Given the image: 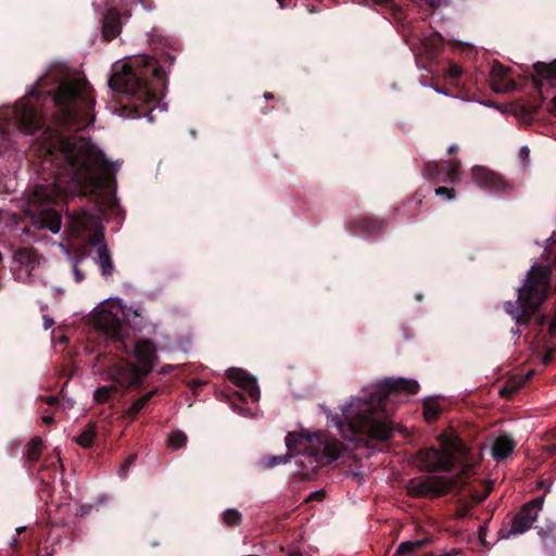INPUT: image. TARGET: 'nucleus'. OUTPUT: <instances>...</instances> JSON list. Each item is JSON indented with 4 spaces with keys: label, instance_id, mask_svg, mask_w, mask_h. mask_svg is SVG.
<instances>
[{
    "label": "nucleus",
    "instance_id": "obj_44",
    "mask_svg": "<svg viewBox=\"0 0 556 556\" xmlns=\"http://www.w3.org/2000/svg\"><path fill=\"white\" fill-rule=\"evenodd\" d=\"M90 509L91 506H80L77 514L80 516H85L89 513Z\"/></svg>",
    "mask_w": 556,
    "mask_h": 556
},
{
    "label": "nucleus",
    "instance_id": "obj_29",
    "mask_svg": "<svg viewBox=\"0 0 556 556\" xmlns=\"http://www.w3.org/2000/svg\"><path fill=\"white\" fill-rule=\"evenodd\" d=\"M421 546H422L421 541L403 542L399 545V547L393 556H412V554L415 553L417 549H419Z\"/></svg>",
    "mask_w": 556,
    "mask_h": 556
},
{
    "label": "nucleus",
    "instance_id": "obj_35",
    "mask_svg": "<svg viewBox=\"0 0 556 556\" xmlns=\"http://www.w3.org/2000/svg\"><path fill=\"white\" fill-rule=\"evenodd\" d=\"M437 195H447V198L451 200L454 198V189L446 188V187H438L435 189Z\"/></svg>",
    "mask_w": 556,
    "mask_h": 556
},
{
    "label": "nucleus",
    "instance_id": "obj_20",
    "mask_svg": "<svg viewBox=\"0 0 556 556\" xmlns=\"http://www.w3.org/2000/svg\"><path fill=\"white\" fill-rule=\"evenodd\" d=\"M159 388H154L153 390L147 392L144 395L137 399L124 412V417L129 419L130 421L135 420L141 409L155 396L159 394Z\"/></svg>",
    "mask_w": 556,
    "mask_h": 556
},
{
    "label": "nucleus",
    "instance_id": "obj_62",
    "mask_svg": "<svg viewBox=\"0 0 556 556\" xmlns=\"http://www.w3.org/2000/svg\"><path fill=\"white\" fill-rule=\"evenodd\" d=\"M422 296L421 295H417V300L418 301H421Z\"/></svg>",
    "mask_w": 556,
    "mask_h": 556
},
{
    "label": "nucleus",
    "instance_id": "obj_45",
    "mask_svg": "<svg viewBox=\"0 0 556 556\" xmlns=\"http://www.w3.org/2000/svg\"><path fill=\"white\" fill-rule=\"evenodd\" d=\"M173 366L172 365H164L161 370H160V374L162 375H167L169 374L172 370H173Z\"/></svg>",
    "mask_w": 556,
    "mask_h": 556
},
{
    "label": "nucleus",
    "instance_id": "obj_30",
    "mask_svg": "<svg viewBox=\"0 0 556 556\" xmlns=\"http://www.w3.org/2000/svg\"><path fill=\"white\" fill-rule=\"evenodd\" d=\"M523 387V383L515 380H509L505 383V386L500 390V395L504 399H511L519 390Z\"/></svg>",
    "mask_w": 556,
    "mask_h": 556
},
{
    "label": "nucleus",
    "instance_id": "obj_25",
    "mask_svg": "<svg viewBox=\"0 0 556 556\" xmlns=\"http://www.w3.org/2000/svg\"><path fill=\"white\" fill-rule=\"evenodd\" d=\"M37 253L35 249L24 247L20 248L14 253V260L21 265H29L36 263Z\"/></svg>",
    "mask_w": 556,
    "mask_h": 556
},
{
    "label": "nucleus",
    "instance_id": "obj_36",
    "mask_svg": "<svg viewBox=\"0 0 556 556\" xmlns=\"http://www.w3.org/2000/svg\"><path fill=\"white\" fill-rule=\"evenodd\" d=\"M450 76L454 79H457L462 76V68L457 65H452L448 70Z\"/></svg>",
    "mask_w": 556,
    "mask_h": 556
},
{
    "label": "nucleus",
    "instance_id": "obj_18",
    "mask_svg": "<svg viewBox=\"0 0 556 556\" xmlns=\"http://www.w3.org/2000/svg\"><path fill=\"white\" fill-rule=\"evenodd\" d=\"M516 443L508 434H501L493 443L492 456L500 462L507 458L515 450Z\"/></svg>",
    "mask_w": 556,
    "mask_h": 556
},
{
    "label": "nucleus",
    "instance_id": "obj_27",
    "mask_svg": "<svg viewBox=\"0 0 556 556\" xmlns=\"http://www.w3.org/2000/svg\"><path fill=\"white\" fill-rule=\"evenodd\" d=\"M295 452H291L289 450V453L285 454V455H278V456H264L262 459H261V466L264 468V469H270V468H274L278 465H281V464H286L289 462V459L291 458V456L294 454Z\"/></svg>",
    "mask_w": 556,
    "mask_h": 556
},
{
    "label": "nucleus",
    "instance_id": "obj_57",
    "mask_svg": "<svg viewBox=\"0 0 556 556\" xmlns=\"http://www.w3.org/2000/svg\"><path fill=\"white\" fill-rule=\"evenodd\" d=\"M23 531H25V527H21V528L16 529L17 534L22 533Z\"/></svg>",
    "mask_w": 556,
    "mask_h": 556
},
{
    "label": "nucleus",
    "instance_id": "obj_21",
    "mask_svg": "<svg viewBox=\"0 0 556 556\" xmlns=\"http://www.w3.org/2000/svg\"><path fill=\"white\" fill-rule=\"evenodd\" d=\"M492 88L495 92H505L514 85L513 81L507 80L506 68L500 64L492 68Z\"/></svg>",
    "mask_w": 556,
    "mask_h": 556
},
{
    "label": "nucleus",
    "instance_id": "obj_39",
    "mask_svg": "<svg viewBox=\"0 0 556 556\" xmlns=\"http://www.w3.org/2000/svg\"><path fill=\"white\" fill-rule=\"evenodd\" d=\"M42 189H43V187H42V186H37V187H36L35 194H34V195H35V198H36L37 200L50 201V200H51V197H50V195H49V197H41L40 191H41Z\"/></svg>",
    "mask_w": 556,
    "mask_h": 556
},
{
    "label": "nucleus",
    "instance_id": "obj_47",
    "mask_svg": "<svg viewBox=\"0 0 556 556\" xmlns=\"http://www.w3.org/2000/svg\"><path fill=\"white\" fill-rule=\"evenodd\" d=\"M534 376V371L533 370H530L527 372V375L525 376V378L522 380H520L523 386Z\"/></svg>",
    "mask_w": 556,
    "mask_h": 556
},
{
    "label": "nucleus",
    "instance_id": "obj_33",
    "mask_svg": "<svg viewBox=\"0 0 556 556\" xmlns=\"http://www.w3.org/2000/svg\"><path fill=\"white\" fill-rule=\"evenodd\" d=\"M56 473V467L54 463H51L50 465L42 466L39 469L38 477L43 482L49 484L50 480H53Z\"/></svg>",
    "mask_w": 556,
    "mask_h": 556
},
{
    "label": "nucleus",
    "instance_id": "obj_14",
    "mask_svg": "<svg viewBox=\"0 0 556 556\" xmlns=\"http://www.w3.org/2000/svg\"><path fill=\"white\" fill-rule=\"evenodd\" d=\"M387 229V222L383 218L370 216H357L348 224V230L353 235H364L376 237L383 233Z\"/></svg>",
    "mask_w": 556,
    "mask_h": 556
},
{
    "label": "nucleus",
    "instance_id": "obj_22",
    "mask_svg": "<svg viewBox=\"0 0 556 556\" xmlns=\"http://www.w3.org/2000/svg\"><path fill=\"white\" fill-rule=\"evenodd\" d=\"M43 441L40 437H34L26 446V459L30 466L39 460L42 453Z\"/></svg>",
    "mask_w": 556,
    "mask_h": 556
},
{
    "label": "nucleus",
    "instance_id": "obj_8",
    "mask_svg": "<svg viewBox=\"0 0 556 556\" xmlns=\"http://www.w3.org/2000/svg\"><path fill=\"white\" fill-rule=\"evenodd\" d=\"M68 217L71 230L75 236L83 237L89 233L87 238L89 245H97L99 248L101 244H106L104 241V227L96 215L83 210L73 212Z\"/></svg>",
    "mask_w": 556,
    "mask_h": 556
},
{
    "label": "nucleus",
    "instance_id": "obj_43",
    "mask_svg": "<svg viewBox=\"0 0 556 556\" xmlns=\"http://www.w3.org/2000/svg\"><path fill=\"white\" fill-rule=\"evenodd\" d=\"M530 150L528 147H522L519 151V155L521 159H527L529 156Z\"/></svg>",
    "mask_w": 556,
    "mask_h": 556
},
{
    "label": "nucleus",
    "instance_id": "obj_55",
    "mask_svg": "<svg viewBox=\"0 0 556 556\" xmlns=\"http://www.w3.org/2000/svg\"><path fill=\"white\" fill-rule=\"evenodd\" d=\"M264 98H265L266 100H273L275 97H274V94H273V93H270V92H265V93H264Z\"/></svg>",
    "mask_w": 556,
    "mask_h": 556
},
{
    "label": "nucleus",
    "instance_id": "obj_2",
    "mask_svg": "<svg viewBox=\"0 0 556 556\" xmlns=\"http://www.w3.org/2000/svg\"><path fill=\"white\" fill-rule=\"evenodd\" d=\"M418 390L419 383L414 379L384 378L363 388L359 395L342 407L341 415L332 417V421L346 440L363 435L387 442L392 439L394 431H401L387 408L389 397L416 394Z\"/></svg>",
    "mask_w": 556,
    "mask_h": 556
},
{
    "label": "nucleus",
    "instance_id": "obj_59",
    "mask_svg": "<svg viewBox=\"0 0 556 556\" xmlns=\"http://www.w3.org/2000/svg\"><path fill=\"white\" fill-rule=\"evenodd\" d=\"M190 134H191V136H192L193 138L197 136L195 130H191V131H190Z\"/></svg>",
    "mask_w": 556,
    "mask_h": 556
},
{
    "label": "nucleus",
    "instance_id": "obj_37",
    "mask_svg": "<svg viewBox=\"0 0 556 556\" xmlns=\"http://www.w3.org/2000/svg\"><path fill=\"white\" fill-rule=\"evenodd\" d=\"M539 108L531 105V106H523V113L525 115L529 117H533L535 114H538Z\"/></svg>",
    "mask_w": 556,
    "mask_h": 556
},
{
    "label": "nucleus",
    "instance_id": "obj_24",
    "mask_svg": "<svg viewBox=\"0 0 556 556\" xmlns=\"http://www.w3.org/2000/svg\"><path fill=\"white\" fill-rule=\"evenodd\" d=\"M86 257H87V254H86L85 250H83V249H79L71 256V261L73 264L72 267H73L74 279L77 283L84 281V279H85V274L79 266H80V263Z\"/></svg>",
    "mask_w": 556,
    "mask_h": 556
},
{
    "label": "nucleus",
    "instance_id": "obj_5",
    "mask_svg": "<svg viewBox=\"0 0 556 556\" xmlns=\"http://www.w3.org/2000/svg\"><path fill=\"white\" fill-rule=\"evenodd\" d=\"M440 447H422L414 456V464L420 471L451 472L456 465L460 466L457 479L470 477L472 469L479 465L480 455L475 454L457 431L450 429L438 437Z\"/></svg>",
    "mask_w": 556,
    "mask_h": 556
},
{
    "label": "nucleus",
    "instance_id": "obj_17",
    "mask_svg": "<svg viewBox=\"0 0 556 556\" xmlns=\"http://www.w3.org/2000/svg\"><path fill=\"white\" fill-rule=\"evenodd\" d=\"M122 29L121 14L117 9L111 8L102 18V34L106 41L113 40Z\"/></svg>",
    "mask_w": 556,
    "mask_h": 556
},
{
    "label": "nucleus",
    "instance_id": "obj_7",
    "mask_svg": "<svg viewBox=\"0 0 556 556\" xmlns=\"http://www.w3.org/2000/svg\"><path fill=\"white\" fill-rule=\"evenodd\" d=\"M285 441L288 450L306 453L316 462V466L331 464L337 460L343 448L338 439L321 432L314 435L289 432Z\"/></svg>",
    "mask_w": 556,
    "mask_h": 556
},
{
    "label": "nucleus",
    "instance_id": "obj_50",
    "mask_svg": "<svg viewBox=\"0 0 556 556\" xmlns=\"http://www.w3.org/2000/svg\"><path fill=\"white\" fill-rule=\"evenodd\" d=\"M11 546L13 551L16 552L20 548V541L16 538H14L11 542Z\"/></svg>",
    "mask_w": 556,
    "mask_h": 556
},
{
    "label": "nucleus",
    "instance_id": "obj_52",
    "mask_svg": "<svg viewBox=\"0 0 556 556\" xmlns=\"http://www.w3.org/2000/svg\"><path fill=\"white\" fill-rule=\"evenodd\" d=\"M392 0H375L377 4L388 7L391 3Z\"/></svg>",
    "mask_w": 556,
    "mask_h": 556
},
{
    "label": "nucleus",
    "instance_id": "obj_9",
    "mask_svg": "<svg viewBox=\"0 0 556 556\" xmlns=\"http://www.w3.org/2000/svg\"><path fill=\"white\" fill-rule=\"evenodd\" d=\"M456 479L432 476L426 479L415 478L409 481L408 490L416 497H442L455 486Z\"/></svg>",
    "mask_w": 556,
    "mask_h": 556
},
{
    "label": "nucleus",
    "instance_id": "obj_46",
    "mask_svg": "<svg viewBox=\"0 0 556 556\" xmlns=\"http://www.w3.org/2000/svg\"><path fill=\"white\" fill-rule=\"evenodd\" d=\"M546 452L553 456L556 454V444L555 443H552L549 445L546 446Z\"/></svg>",
    "mask_w": 556,
    "mask_h": 556
},
{
    "label": "nucleus",
    "instance_id": "obj_54",
    "mask_svg": "<svg viewBox=\"0 0 556 556\" xmlns=\"http://www.w3.org/2000/svg\"><path fill=\"white\" fill-rule=\"evenodd\" d=\"M552 361V355L548 353L546 355H544L543 357V363L546 365L548 364L549 362Z\"/></svg>",
    "mask_w": 556,
    "mask_h": 556
},
{
    "label": "nucleus",
    "instance_id": "obj_41",
    "mask_svg": "<svg viewBox=\"0 0 556 556\" xmlns=\"http://www.w3.org/2000/svg\"><path fill=\"white\" fill-rule=\"evenodd\" d=\"M135 460H136V455H130V456L126 459L125 464L123 465L122 470H123V471H126V470L128 469V467H129V466H131V465L134 464V462H135Z\"/></svg>",
    "mask_w": 556,
    "mask_h": 556
},
{
    "label": "nucleus",
    "instance_id": "obj_40",
    "mask_svg": "<svg viewBox=\"0 0 556 556\" xmlns=\"http://www.w3.org/2000/svg\"><path fill=\"white\" fill-rule=\"evenodd\" d=\"M41 400L50 406H54L59 403V399L56 396H47V397L41 396Z\"/></svg>",
    "mask_w": 556,
    "mask_h": 556
},
{
    "label": "nucleus",
    "instance_id": "obj_60",
    "mask_svg": "<svg viewBox=\"0 0 556 556\" xmlns=\"http://www.w3.org/2000/svg\"><path fill=\"white\" fill-rule=\"evenodd\" d=\"M553 103H554V105L556 108V96L553 98Z\"/></svg>",
    "mask_w": 556,
    "mask_h": 556
},
{
    "label": "nucleus",
    "instance_id": "obj_11",
    "mask_svg": "<svg viewBox=\"0 0 556 556\" xmlns=\"http://www.w3.org/2000/svg\"><path fill=\"white\" fill-rule=\"evenodd\" d=\"M460 161L453 159L440 163L428 162L425 164L422 175L429 180L444 184H458L460 181Z\"/></svg>",
    "mask_w": 556,
    "mask_h": 556
},
{
    "label": "nucleus",
    "instance_id": "obj_51",
    "mask_svg": "<svg viewBox=\"0 0 556 556\" xmlns=\"http://www.w3.org/2000/svg\"><path fill=\"white\" fill-rule=\"evenodd\" d=\"M458 149H459V148H458V146H457V144H452V146L448 148L447 153H448L450 155H452V154L456 153V152L458 151Z\"/></svg>",
    "mask_w": 556,
    "mask_h": 556
},
{
    "label": "nucleus",
    "instance_id": "obj_15",
    "mask_svg": "<svg viewBox=\"0 0 556 556\" xmlns=\"http://www.w3.org/2000/svg\"><path fill=\"white\" fill-rule=\"evenodd\" d=\"M31 224L38 229H49L58 233L61 229L62 218L54 208L43 207L31 216Z\"/></svg>",
    "mask_w": 556,
    "mask_h": 556
},
{
    "label": "nucleus",
    "instance_id": "obj_53",
    "mask_svg": "<svg viewBox=\"0 0 556 556\" xmlns=\"http://www.w3.org/2000/svg\"><path fill=\"white\" fill-rule=\"evenodd\" d=\"M117 204H118V203H117V199H116V198H114V199H111V200H110V204H109V206H110V208H111V210H113L115 206H117Z\"/></svg>",
    "mask_w": 556,
    "mask_h": 556
},
{
    "label": "nucleus",
    "instance_id": "obj_49",
    "mask_svg": "<svg viewBox=\"0 0 556 556\" xmlns=\"http://www.w3.org/2000/svg\"><path fill=\"white\" fill-rule=\"evenodd\" d=\"M42 421L46 424V425H52L54 422V418L52 416H43L42 417Z\"/></svg>",
    "mask_w": 556,
    "mask_h": 556
},
{
    "label": "nucleus",
    "instance_id": "obj_61",
    "mask_svg": "<svg viewBox=\"0 0 556 556\" xmlns=\"http://www.w3.org/2000/svg\"><path fill=\"white\" fill-rule=\"evenodd\" d=\"M168 59L170 60V62L174 61V56H172V55H168Z\"/></svg>",
    "mask_w": 556,
    "mask_h": 556
},
{
    "label": "nucleus",
    "instance_id": "obj_28",
    "mask_svg": "<svg viewBox=\"0 0 556 556\" xmlns=\"http://www.w3.org/2000/svg\"><path fill=\"white\" fill-rule=\"evenodd\" d=\"M422 198L419 192H416L403 206V214L414 217L418 214V208L422 203Z\"/></svg>",
    "mask_w": 556,
    "mask_h": 556
},
{
    "label": "nucleus",
    "instance_id": "obj_31",
    "mask_svg": "<svg viewBox=\"0 0 556 556\" xmlns=\"http://www.w3.org/2000/svg\"><path fill=\"white\" fill-rule=\"evenodd\" d=\"M223 520L227 526L236 527L241 523L242 516L237 509L229 508L224 511Z\"/></svg>",
    "mask_w": 556,
    "mask_h": 556
},
{
    "label": "nucleus",
    "instance_id": "obj_48",
    "mask_svg": "<svg viewBox=\"0 0 556 556\" xmlns=\"http://www.w3.org/2000/svg\"><path fill=\"white\" fill-rule=\"evenodd\" d=\"M287 556H302V553L298 548H293L288 551Z\"/></svg>",
    "mask_w": 556,
    "mask_h": 556
},
{
    "label": "nucleus",
    "instance_id": "obj_13",
    "mask_svg": "<svg viewBox=\"0 0 556 556\" xmlns=\"http://www.w3.org/2000/svg\"><path fill=\"white\" fill-rule=\"evenodd\" d=\"M473 182L481 189L490 192H506L510 189L504 178L484 166H475L471 168Z\"/></svg>",
    "mask_w": 556,
    "mask_h": 556
},
{
    "label": "nucleus",
    "instance_id": "obj_32",
    "mask_svg": "<svg viewBox=\"0 0 556 556\" xmlns=\"http://www.w3.org/2000/svg\"><path fill=\"white\" fill-rule=\"evenodd\" d=\"M441 414V409L438 404L426 402L424 405V416L427 421H434Z\"/></svg>",
    "mask_w": 556,
    "mask_h": 556
},
{
    "label": "nucleus",
    "instance_id": "obj_38",
    "mask_svg": "<svg viewBox=\"0 0 556 556\" xmlns=\"http://www.w3.org/2000/svg\"><path fill=\"white\" fill-rule=\"evenodd\" d=\"M325 497V492L324 491H315V492H312L308 496V501H321L324 500Z\"/></svg>",
    "mask_w": 556,
    "mask_h": 556
},
{
    "label": "nucleus",
    "instance_id": "obj_34",
    "mask_svg": "<svg viewBox=\"0 0 556 556\" xmlns=\"http://www.w3.org/2000/svg\"><path fill=\"white\" fill-rule=\"evenodd\" d=\"M187 443V435L181 431H176L168 438V445L173 450H179Z\"/></svg>",
    "mask_w": 556,
    "mask_h": 556
},
{
    "label": "nucleus",
    "instance_id": "obj_12",
    "mask_svg": "<svg viewBox=\"0 0 556 556\" xmlns=\"http://www.w3.org/2000/svg\"><path fill=\"white\" fill-rule=\"evenodd\" d=\"M227 378L237 387L242 389V392L236 393L240 401L245 402L247 396H249L252 402H257L260 400L261 392L257 386V381L245 370L235 367L229 368L227 370Z\"/></svg>",
    "mask_w": 556,
    "mask_h": 556
},
{
    "label": "nucleus",
    "instance_id": "obj_3",
    "mask_svg": "<svg viewBox=\"0 0 556 556\" xmlns=\"http://www.w3.org/2000/svg\"><path fill=\"white\" fill-rule=\"evenodd\" d=\"M96 327L112 341L114 349L124 354H132L138 364L122 362L111 367L110 378L116 383L98 388L93 393L97 403H106L119 388L142 390L144 379L157 363L156 346L152 340L128 336L123 312L101 309L94 320Z\"/></svg>",
    "mask_w": 556,
    "mask_h": 556
},
{
    "label": "nucleus",
    "instance_id": "obj_1",
    "mask_svg": "<svg viewBox=\"0 0 556 556\" xmlns=\"http://www.w3.org/2000/svg\"><path fill=\"white\" fill-rule=\"evenodd\" d=\"M94 104L93 89L86 79L61 70L49 71L13 106L0 109V138L8 140L11 130L25 135L42 130L43 146L55 167V182H72L96 195L114 192L115 175L100 172V167H109L104 153L86 138L64 135L91 125Z\"/></svg>",
    "mask_w": 556,
    "mask_h": 556
},
{
    "label": "nucleus",
    "instance_id": "obj_19",
    "mask_svg": "<svg viewBox=\"0 0 556 556\" xmlns=\"http://www.w3.org/2000/svg\"><path fill=\"white\" fill-rule=\"evenodd\" d=\"M97 254H98L97 264L101 270V275L104 278L112 277V275L114 273V264H113L110 251L108 249V245L101 244L97 249Z\"/></svg>",
    "mask_w": 556,
    "mask_h": 556
},
{
    "label": "nucleus",
    "instance_id": "obj_42",
    "mask_svg": "<svg viewBox=\"0 0 556 556\" xmlns=\"http://www.w3.org/2000/svg\"><path fill=\"white\" fill-rule=\"evenodd\" d=\"M53 325H54V320H53L51 317H49V316L45 315V316H43V326H45V329H49V328H51Z\"/></svg>",
    "mask_w": 556,
    "mask_h": 556
},
{
    "label": "nucleus",
    "instance_id": "obj_26",
    "mask_svg": "<svg viewBox=\"0 0 556 556\" xmlns=\"http://www.w3.org/2000/svg\"><path fill=\"white\" fill-rule=\"evenodd\" d=\"M539 534L543 540L544 548L549 553H554L556 549V526L549 527L546 530L541 529Z\"/></svg>",
    "mask_w": 556,
    "mask_h": 556
},
{
    "label": "nucleus",
    "instance_id": "obj_10",
    "mask_svg": "<svg viewBox=\"0 0 556 556\" xmlns=\"http://www.w3.org/2000/svg\"><path fill=\"white\" fill-rule=\"evenodd\" d=\"M542 506V497H536L525 504L521 509L513 517L509 528L505 527L500 530V536L502 539H508L511 535L525 533L536 520L539 510H541Z\"/></svg>",
    "mask_w": 556,
    "mask_h": 556
},
{
    "label": "nucleus",
    "instance_id": "obj_16",
    "mask_svg": "<svg viewBox=\"0 0 556 556\" xmlns=\"http://www.w3.org/2000/svg\"><path fill=\"white\" fill-rule=\"evenodd\" d=\"M533 85L538 90H541L543 86V79L548 80L552 86L556 87V59L549 63L535 62L533 65Z\"/></svg>",
    "mask_w": 556,
    "mask_h": 556
},
{
    "label": "nucleus",
    "instance_id": "obj_6",
    "mask_svg": "<svg viewBox=\"0 0 556 556\" xmlns=\"http://www.w3.org/2000/svg\"><path fill=\"white\" fill-rule=\"evenodd\" d=\"M551 268L533 265L529 270L525 283L518 289L516 303L507 302L505 311L518 325L528 326L533 314L545 301L551 282Z\"/></svg>",
    "mask_w": 556,
    "mask_h": 556
},
{
    "label": "nucleus",
    "instance_id": "obj_56",
    "mask_svg": "<svg viewBox=\"0 0 556 556\" xmlns=\"http://www.w3.org/2000/svg\"><path fill=\"white\" fill-rule=\"evenodd\" d=\"M547 435H549L552 440H556V430H551L547 432Z\"/></svg>",
    "mask_w": 556,
    "mask_h": 556
},
{
    "label": "nucleus",
    "instance_id": "obj_58",
    "mask_svg": "<svg viewBox=\"0 0 556 556\" xmlns=\"http://www.w3.org/2000/svg\"><path fill=\"white\" fill-rule=\"evenodd\" d=\"M277 1L279 2V4H280V7H281V8H283V7L286 5V4H285V1H286V0H277Z\"/></svg>",
    "mask_w": 556,
    "mask_h": 556
},
{
    "label": "nucleus",
    "instance_id": "obj_23",
    "mask_svg": "<svg viewBox=\"0 0 556 556\" xmlns=\"http://www.w3.org/2000/svg\"><path fill=\"white\" fill-rule=\"evenodd\" d=\"M97 437V427L96 424L89 422L80 434L75 439V442L84 448H89L92 446L93 441Z\"/></svg>",
    "mask_w": 556,
    "mask_h": 556
},
{
    "label": "nucleus",
    "instance_id": "obj_4",
    "mask_svg": "<svg viewBox=\"0 0 556 556\" xmlns=\"http://www.w3.org/2000/svg\"><path fill=\"white\" fill-rule=\"evenodd\" d=\"M166 84L163 67L148 54L137 55L128 63L114 67L109 79V87L125 97L135 115L148 116L150 121Z\"/></svg>",
    "mask_w": 556,
    "mask_h": 556
}]
</instances>
